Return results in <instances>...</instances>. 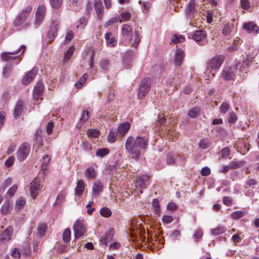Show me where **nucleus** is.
Instances as JSON below:
<instances>
[{"mask_svg": "<svg viewBox=\"0 0 259 259\" xmlns=\"http://www.w3.org/2000/svg\"><path fill=\"white\" fill-rule=\"evenodd\" d=\"M47 229V224L45 223H41L39 225L37 228V233L40 237H42L45 235V232Z\"/></svg>", "mask_w": 259, "mask_h": 259, "instance_id": "nucleus-34", "label": "nucleus"}, {"mask_svg": "<svg viewBox=\"0 0 259 259\" xmlns=\"http://www.w3.org/2000/svg\"><path fill=\"white\" fill-rule=\"evenodd\" d=\"M50 3L53 8L59 9L63 5V0H50Z\"/></svg>", "mask_w": 259, "mask_h": 259, "instance_id": "nucleus-35", "label": "nucleus"}, {"mask_svg": "<svg viewBox=\"0 0 259 259\" xmlns=\"http://www.w3.org/2000/svg\"><path fill=\"white\" fill-rule=\"evenodd\" d=\"M106 45L109 47H114L117 44V40L112 36V33L109 32L105 34Z\"/></svg>", "mask_w": 259, "mask_h": 259, "instance_id": "nucleus-28", "label": "nucleus"}, {"mask_svg": "<svg viewBox=\"0 0 259 259\" xmlns=\"http://www.w3.org/2000/svg\"><path fill=\"white\" fill-rule=\"evenodd\" d=\"M121 34L123 39L131 41L133 38V29L132 27L128 24H124L121 29Z\"/></svg>", "mask_w": 259, "mask_h": 259, "instance_id": "nucleus-15", "label": "nucleus"}, {"mask_svg": "<svg viewBox=\"0 0 259 259\" xmlns=\"http://www.w3.org/2000/svg\"><path fill=\"white\" fill-rule=\"evenodd\" d=\"M26 49V47L24 45H22L20 47L19 49L15 52H6L4 53L1 55V57L2 58V60L5 61H8L10 60L11 59H15L17 58L16 57H11V55H16L18 54L20 52H21V55H23L24 52H25Z\"/></svg>", "mask_w": 259, "mask_h": 259, "instance_id": "nucleus-13", "label": "nucleus"}, {"mask_svg": "<svg viewBox=\"0 0 259 259\" xmlns=\"http://www.w3.org/2000/svg\"><path fill=\"white\" fill-rule=\"evenodd\" d=\"M148 180L149 177L147 175L141 176L136 180V186L140 189L141 193H142V189L145 188Z\"/></svg>", "mask_w": 259, "mask_h": 259, "instance_id": "nucleus-19", "label": "nucleus"}, {"mask_svg": "<svg viewBox=\"0 0 259 259\" xmlns=\"http://www.w3.org/2000/svg\"><path fill=\"white\" fill-rule=\"evenodd\" d=\"M121 19L119 18V22H122L123 21H127L131 19V14L128 12L122 13L120 14Z\"/></svg>", "mask_w": 259, "mask_h": 259, "instance_id": "nucleus-48", "label": "nucleus"}, {"mask_svg": "<svg viewBox=\"0 0 259 259\" xmlns=\"http://www.w3.org/2000/svg\"><path fill=\"white\" fill-rule=\"evenodd\" d=\"M59 27V24L58 23H53L51 25L47 34L50 41L53 40L57 36Z\"/></svg>", "mask_w": 259, "mask_h": 259, "instance_id": "nucleus-17", "label": "nucleus"}, {"mask_svg": "<svg viewBox=\"0 0 259 259\" xmlns=\"http://www.w3.org/2000/svg\"><path fill=\"white\" fill-rule=\"evenodd\" d=\"M235 28L233 24L228 23L222 29V33L225 36H229L231 34V33L234 31Z\"/></svg>", "mask_w": 259, "mask_h": 259, "instance_id": "nucleus-29", "label": "nucleus"}, {"mask_svg": "<svg viewBox=\"0 0 259 259\" xmlns=\"http://www.w3.org/2000/svg\"><path fill=\"white\" fill-rule=\"evenodd\" d=\"M140 41V38L139 37V34H138V32H137L136 31L135 33L134 41L132 44V46L134 48H137L139 46V44Z\"/></svg>", "mask_w": 259, "mask_h": 259, "instance_id": "nucleus-63", "label": "nucleus"}, {"mask_svg": "<svg viewBox=\"0 0 259 259\" xmlns=\"http://www.w3.org/2000/svg\"><path fill=\"white\" fill-rule=\"evenodd\" d=\"M13 229L11 226H8L0 235V240L5 242L11 239L13 234Z\"/></svg>", "mask_w": 259, "mask_h": 259, "instance_id": "nucleus-20", "label": "nucleus"}, {"mask_svg": "<svg viewBox=\"0 0 259 259\" xmlns=\"http://www.w3.org/2000/svg\"><path fill=\"white\" fill-rule=\"evenodd\" d=\"M26 200L23 197H19L16 201V206L17 208L22 209L23 206L25 204Z\"/></svg>", "mask_w": 259, "mask_h": 259, "instance_id": "nucleus-42", "label": "nucleus"}, {"mask_svg": "<svg viewBox=\"0 0 259 259\" xmlns=\"http://www.w3.org/2000/svg\"><path fill=\"white\" fill-rule=\"evenodd\" d=\"M109 153V150L107 148H101L97 150L96 152V155L97 156L103 157L106 155H107Z\"/></svg>", "mask_w": 259, "mask_h": 259, "instance_id": "nucleus-41", "label": "nucleus"}, {"mask_svg": "<svg viewBox=\"0 0 259 259\" xmlns=\"http://www.w3.org/2000/svg\"><path fill=\"white\" fill-rule=\"evenodd\" d=\"M151 87V80L149 78H144L140 83L138 93V98L142 99L148 93Z\"/></svg>", "mask_w": 259, "mask_h": 259, "instance_id": "nucleus-8", "label": "nucleus"}, {"mask_svg": "<svg viewBox=\"0 0 259 259\" xmlns=\"http://www.w3.org/2000/svg\"><path fill=\"white\" fill-rule=\"evenodd\" d=\"M114 234V230L113 228H110L108 229L105 234L101 238V242L107 245V244L112 240Z\"/></svg>", "mask_w": 259, "mask_h": 259, "instance_id": "nucleus-23", "label": "nucleus"}, {"mask_svg": "<svg viewBox=\"0 0 259 259\" xmlns=\"http://www.w3.org/2000/svg\"><path fill=\"white\" fill-rule=\"evenodd\" d=\"M21 252L24 255H28L30 253V248L29 245L26 243Z\"/></svg>", "mask_w": 259, "mask_h": 259, "instance_id": "nucleus-62", "label": "nucleus"}, {"mask_svg": "<svg viewBox=\"0 0 259 259\" xmlns=\"http://www.w3.org/2000/svg\"><path fill=\"white\" fill-rule=\"evenodd\" d=\"M84 173L88 179L93 180L96 177V170L92 166H89L85 169Z\"/></svg>", "mask_w": 259, "mask_h": 259, "instance_id": "nucleus-30", "label": "nucleus"}, {"mask_svg": "<svg viewBox=\"0 0 259 259\" xmlns=\"http://www.w3.org/2000/svg\"><path fill=\"white\" fill-rule=\"evenodd\" d=\"M94 8L97 14V18L101 21L104 15L103 6L101 0H95Z\"/></svg>", "mask_w": 259, "mask_h": 259, "instance_id": "nucleus-16", "label": "nucleus"}, {"mask_svg": "<svg viewBox=\"0 0 259 259\" xmlns=\"http://www.w3.org/2000/svg\"><path fill=\"white\" fill-rule=\"evenodd\" d=\"M66 196V193L64 191L60 192L56 199L55 202L54 203V205H58L60 204L64 199Z\"/></svg>", "mask_w": 259, "mask_h": 259, "instance_id": "nucleus-37", "label": "nucleus"}, {"mask_svg": "<svg viewBox=\"0 0 259 259\" xmlns=\"http://www.w3.org/2000/svg\"><path fill=\"white\" fill-rule=\"evenodd\" d=\"M226 231V228L224 226H219L217 228L213 229L211 230V234L213 235H218Z\"/></svg>", "mask_w": 259, "mask_h": 259, "instance_id": "nucleus-43", "label": "nucleus"}, {"mask_svg": "<svg viewBox=\"0 0 259 259\" xmlns=\"http://www.w3.org/2000/svg\"><path fill=\"white\" fill-rule=\"evenodd\" d=\"M246 66L243 64L240 66V63L237 64L230 67L225 68L221 73V75L224 79L226 80H234L235 74L238 72H244L246 73L248 71V69L246 66L248 65L247 62H245Z\"/></svg>", "mask_w": 259, "mask_h": 259, "instance_id": "nucleus-2", "label": "nucleus"}, {"mask_svg": "<svg viewBox=\"0 0 259 259\" xmlns=\"http://www.w3.org/2000/svg\"><path fill=\"white\" fill-rule=\"evenodd\" d=\"M230 105L226 102H223L220 108L221 113L225 114L230 109Z\"/></svg>", "mask_w": 259, "mask_h": 259, "instance_id": "nucleus-50", "label": "nucleus"}, {"mask_svg": "<svg viewBox=\"0 0 259 259\" xmlns=\"http://www.w3.org/2000/svg\"><path fill=\"white\" fill-rule=\"evenodd\" d=\"M14 160L15 158L14 156H10L5 162L6 166L7 167H10L14 164Z\"/></svg>", "mask_w": 259, "mask_h": 259, "instance_id": "nucleus-64", "label": "nucleus"}, {"mask_svg": "<svg viewBox=\"0 0 259 259\" xmlns=\"http://www.w3.org/2000/svg\"><path fill=\"white\" fill-rule=\"evenodd\" d=\"M12 72V66L11 65H7L5 66L3 70V74L5 77H8L10 76Z\"/></svg>", "mask_w": 259, "mask_h": 259, "instance_id": "nucleus-52", "label": "nucleus"}, {"mask_svg": "<svg viewBox=\"0 0 259 259\" xmlns=\"http://www.w3.org/2000/svg\"><path fill=\"white\" fill-rule=\"evenodd\" d=\"M158 121L156 122V124L157 126H159L158 129H160L162 131L163 130L168 135H171L172 127H171V125L169 127L168 126V122L169 123L170 121H167L165 117L162 115L158 116Z\"/></svg>", "mask_w": 259, "mask_h": 259, "instance_id": "nucleus-9", "label": "nucleus"}, {"mask_svg": "<svg viewBox=\"0 0 259 259\" xmlns=\"http://www.w3.org/2000/svg\"><path fill=\"white\" fill-rule=\"evenodd\" d=\"M185 40V37L182 35L177 36L174 35L171 38V41L174 44H177L179 42H182Z\"/></svg>", "mask_w": 259, "mask_h": 259, "instance_id": "nucleus-49", "label": "nucleus"}, {"mask_svg": "<svg viewBox=\"0 0 259 259\" xmlns=\"http://www.w3.org/2000/svg\"><path fill=\"white\" fill-rule=\"evenodd\" d=\"M44 84L41 82H38L34 86L33 92V98L35 101H38L39 99L42 100L41 96L44 92Z\"/></svg>", "mask_w": 259, "mask_h": 259, "instance_id": "nucleus-14", "label": "nucleus"}, {"mask_svg": "<svg viewBox=\"0 0 259 259\" xmlns=\"http://www.w3.org/2000/svg\"><path fill=\"white\" fill-rule=\"evenodd\" d=\"M89 118V112L87 110H83L81 114L80 118V123H84L88 120Z\"/></svg>", "mask_w": 259, "mask_h": 259, "instance_id": "nucleus-45", "label": "nucleus"}, {"mask_svg": "<svg viewBox=\"0 0 259 259\" xmlns=\"http://www.w3.org/2000/svg\"><path fill=\"white\" fill-rule=\"evenodd\" d=\"M54 123L50 121L47 125V133L48 135H51L53 132Z\"/></svg>", "mask_w": 259, "mask_h": 259, "instance_id": "nucleus-61", "label": "nucleus"}, {"mask_svg": "<svg viewBox=\"0 0 259 259\" xmlns=\"http://www.w3.org/2000/svg\"><path fill=\"white\" fill-rule=\"evenodd\" d=\"M71 236V231L69 228H66L63 233V240L64 242L67 243L70 241Z\"/></svg>", "mask_w": 259, "mask_h": 259, "instance_id": "nucleus-40", "label": "nucleus"}, {"mask_svg": "<svg viewBox=\"0 0 259 259\" xmlns=\"http://www.w3.org/2000/svg\"><path fill=\"white\" fill-rule=\"evenodd\" d=\"M75 238L78 239L83 236L86 232V228L82 222L78 220L73 226Z\"/></svg>", "mask_w": 259, "mask_h": 259, "instance_id": "nucleus-10", "label": "nucleus"}, {"mask_svg": "<svg viewBox=\"0 0 259 259\" xmlns=\"http://www.w3.org/2000/svg\"><path fill=\"white\" fill-rule=\"evenodd\" d=\"M244 163L245 162L243 161H239L235 159L230 163V167L231 169H237L243 166Z\"/></svg>", "mask_w": 259, "mask_h": 259, "instance_id": "nucleus-32", "label": "nucleus"}, {"mask_svg": "<svg viewBox=\"0 0 259 259\" xmlns=\"http://www.w3.org/2000/svg\"><path fill=\"white\" fill-rule=\"evenodd\" d=\"M40 180L38 178H35L29 184L30 194L31 197L35 199L38 196L41 189Z\"/></svg>", "mask_w": 259, "mask_h": 259, "instance_id": "nucleus-7", "label": "nucleus"}, {"mask_svg": "<svg viewBox=\"0 0 259 259\" xmlns=\"http://www.w3.org/2000/svg\"><path fill=\"white\" fill-rule=\"evenodd\" d=\"M32 6H28L25 9H23L21 13L23 16H25V18L26 19L27 17H28L30 12L32 11Z\"/></svg>", "mask_w": 259, "mask_h": 259, "instance_id": "nucleus-55", "label": "nucleus"}, {"mask_svg": "<svg viewBox=\"0 0 259 259\" xmlns=\"http://www.w3.org/2000/svg\"><path fill=\"white\" fill-rule=\"evenodd\" d=\"M42 138L40 133L37 132L33 138V148L38 151L42 145Z\"/></svg>", "mask_w": 259, "mask_h": 259, "instance_id": "nucleus-26", "label": "nucleus"}, {"mask_svg": "<svg viewBox=\"0 0 259 259\" xmlns=\"http://www.w3.org/2000/svg\"><path fill=\"white\" fill-rule=\"evenodd\" d=\"M18 189V186L17 185H13L7 191V194L10 197H12L14 195L15 193Z\"/></svg>", "mask_w": 259, "mask_h": 259, "instance_id": "nucleus-56", "label": "nucleus"}, {"mask_svg": "<svg viewBox=\"0 0 259 259\" xmlns=\"http://www.w3.org/2000/svg\"><path fill=\"white\" fill-rule=\"evenodd\" d=\"M38 72V69L33 68L31 70L28 71L23 76L21 80V83L23 85L29 84L34 78Z\"/></svg>", "mask_w": 259, "mask_h": 259, "instance_id": "nucleus-12", "label": "nucleus"}, {"mask_svg": "<svg viewBox=\"0 0 259 259\" xmlns=\"http://www.w3.org/2000/svg\"><path fill=\"white\" fill-rule=\"evenodd\" d=\"M24 102L22 100H18L14 109L13 115L15 118L19 117L23 111Z\"/></svg>", "mask_w": 259, "mask_h": 259, "instance_id": "nucleus-21", "label": "nucleus"}, {"mask_svg": "<svg viewBox=\"0 0 259 259\" xmlns=\"http://www.w3.org/2000/svg\"><path fill=\"white\" fill-rule=\"evenodd\" d=\"M149 147V138L147 136H129L125 142V148L132 158L138 161L144 155Z\"/></svg>", "mask_w": 259, "mask_h": 259, "instance_id": "nucleus-1", "label": "nucleus"}, {"mask_svg": "<svg viewBox=\"0 0 259 259\" xmlns=\"http://www.w3.org/2000/svg\"><path fill=\"white\" fill-rule=\"evenodd\" d=\"M246 211H234L232 214V217L234 219H238L245 214Z\"/></svg>", "mask_w": 259, "mask_h": 259, "instance_id": "nucleus-58", "label": "nucleus"}, {"mask_svg": "<svg viewBox=\"0 0 259 259\" xmlns=\"http://www.w3.org/2000/svg\"><path fill=\"white\" fill-rule=\"evenodd\" d=\"M74 33L71 30H68L66 32L65 37V44H67L74 37Z\"/></svg>", "mask_w": 259, "mask_h": 259, "instance_id": "nucleus-51", "label": "nucleus"}, {"mask_svg": "<svg viewBox=\"0 0 259 259\" xmlns=\"http://www.w3.org/2000/svg\"><path fill=\"white\" fill-rule=\"evenodd\" d=\"M119 21V17H113L105 22L104 26L107 27L109 26L116 24Z\"/></svg>", "mask_w": 259, "mask_h": 259, "instance_id": "nucleus-44", "label": "nucleus"}, {"mask_svg": "<svg viewBox=\"0 0 259 259\" xmlns=\"http://www.w3.org/2000/svg\"><path fill=\"white\" fill-rule=\"evenodd\" d=\"M192 38L199 45L203 46L208 42L207 33L205 30H196L192 34Z\"/></svg>", "mask_w": 259, "mask_h": 259, "instance_id": "nucleus-6", "label": "nucleus"}, {"mask_svg": "<svg viewBox=\"0 0 259 259\" xmlns=\"http://www.w3.org/2000/svg\"><path fill=\"white\" fill-rule=\"evenodd\" d=\"M243 28L248 33H257L259 31L258 26L253 22H248L244 23Z\"/></svg>", "mask_w": 259, "mask_h": 259, "instance_id": "nucleus-25", "label": "nucleus"}, {"mask_svg": "<svg viewBox=\"0 0 259 259\" xmlns=\"http://www.w3.org/2000/svg\"><path fill=\"white\" fill-rule=\"evenodd\" d=\"M210 142L208 139H202L199 143V146L204 149L208 148L210 146Z\"/></svg>", "mask_w": 259, "mask_h": 259, "instance_id": "nucleus-46", "label": "nucleus"}, {"mask_svg": "<svg viewBox=\"0 0 259 259\" xmlns=\"http://www.w3.org/2000/svg\"><path fill=\"white\" fill-rule=\"evenodd\" d=\"M88 77V75L87 74H84L78 80V81L75 83V86L77 89H80L82 84H83L86 81L87 78Z\"/></svg>", "mask_w": 259, "mask_h": 259, "instance_id": "nucleus-38", "label": "nucleus"}, {"mask_svg": "<svg viewBox=\"0 0 259 259\" xmlns=\"http://www.w3.org/2000/svg\"><path fill=\"white\" fill-rule=\"evenodd\" d=\"M200 108L198 107H194L189 110L188 114L190 117L193 118L198 116L200 114Z\"/></svg>", "mask_w": 259, "mask_h": 259, "instance_id": "nucleus-33", "label": "nucleus"}, {"mask_svg": "<svg viewBox=\"0 0 259 259\" xmlns=\"http://www.w3.org/2000/svg\"><path fill=\"white\" fill-rule=\"evenodd\" d=\"M75 50L74 47L73 46H70L64 55L63 58V62H67L69 61L70 58L71 57Z\"/></svg>", "mask_w": 259, "mask_h": 259, "instance_id": "nucleus-31", "label": "nucleus"}, {"mask_svg": "<svg viewBox=\"0 0 259 259\" xmlns=\"http://www.w3.org/2000/svg\"><path fill=\"white\" fill-rule=\"evenodd\" d=\"M139 3L142 5L143 9L146 11H148L150 9L152 5V3L147 1L142 2V1H139Z\"/></svg>", "mask_w": 259, "mask_h": 259, "instance_id": "nucleus-54", "label": "nucleus"}, {"mask_svg": "<svg viewBox=\"0 0 259 259\" xmlns=\"http://www.w3.org/2000/svg\"><path fill=\"white\" fill-rule=\"evenodd\" d=\"M196 5L195 0H190L186 7L185 10V15L187 19L190 20L189 24L193 25L191 21L196 20V16L197 12L196 10Z\"/></svg>", "mask_w": 259, "mask_h": 259, "instance_id": "nucleus-4", "label": "nucleus"}, {"mask_svg": "<svg viewBox=\"0 0 259 259\" xmlns=\"http://www.w3.org/2000/svg\"><path fill=\"white\" fill-rule=\"evenodd\" d=\"M30 146L29 143L24 142L20 145L17 152L16 157L19 161H24L29 154Z\"/></svg>", "mask_w": 259, "mask_h": 259, "instance_id": "nucleus-3", "label": "nucleus"}, {"mask_svg": "<svg viewBox=\"0 0 259 259\" xmlns=\"http://www.w3.org/2000/svg\"><path fill=\"white\" fill-rule=\"evenodd\" d=\"M85 183L83 180H78L76 187L74 189L75 195L78 197H81L84 192L85 187Z\"/></svg>", "mask_w": 259, "mask_h": 259, "instance_id": "nucleus-18", "label": "nucleus"}, {"mask_svg": "<svg viewBox=\"0 0 259 259\" xmlns=\"http://www.w3.org/2000/svg\"><path fill=\"white\" fill-rule=\"evenodd\" d=\"M225 60V56L220 55L212 57L207 62V67L208 69H219Z\"/></svg>", "mask_w": 259, "mask_h": 259, "instance_id": "nucleus-5", "label": "nucleus"}, {"mask_svg": "<svg viewBox=\"0 0 259 259\" xmlns=\"http://www.w3.org/2000/svg\"><path fill=\"white\" fill-rule=\"evenodd\" d=\"M103 189V185L99 180H97L94 183L92 187V194L94 196H97Z\"/></svg>", "mask_w": 259, "mask_h": 259, "instance_id": "nucleus-27", "label": "nucleus"}, {"mask_svg": "<svg viewBox=\"0 0 259 259\" xmlns=\"http://www.w3.org/2000/svg\"><path fill=\"white\" fill-rule=\"evenodd\" d=\"M237 120V117L235 113L234 112H231L229 114L228 121L230 123H234Z\"/></svg>", "mask_w": 259, "mask_h": 259, "instance_id": "nucleus-57", "label": "nucleus"}, {"mask_svg": "<svg viewBox=\"0 0 259 259\" xmlns=\"http://www.w3.org/2000/svg\"><path fill=\"white\" fill-rule=\"evenodd\" d=\"M116 135L117 134V132H116V130L113 128L111 129L108 136V142L110 143L114 142L116 139Z\"/></svg>", "mask_w": 259, "mask_h": 259, "instance_id": "nucleus-36", "label": "nucleus"}, {"mask_svg": "<svg viewBox=\"0 0 259 259\" xmlns=\"http://www.w3.org/2000/svg\"><path fill=\"white\" fill-rule=\"evenodd\" d=\"M51 158L49 155H45L43 157V163L42 165V168L44 169L45 170L47 169L48 166L47 164H49L50 161H51Z\"/></svg>", "mask_w": 259, "mask_h": 259, "instance_id": "nucleus-53", "label": "nucleus"}, {"mask_svg": "<svg viewBox=\"0 0 259 259\" xmlns=\"http://www.w3.org/2000/svg\"><path fill=\"white\" fill-rule=\"evenodd\" d=\"M110 65V63L107 60H103L100 62V66L101 69L104 70L108 69Z\"/></svg>", "mask_w": 259, "mask_h": 259, "instance_id": "nucleus-60", "label": "nucleus"}, {"mask_svg": "<svg viewBox=\"0 0 259 259\" xmlns=\"http://www.w3.org/2000/svg\"><path fill=\"white\" fill-rule=\"evenodd\" d=\"M240 3L243 9L248 10L250 7V3L249 0H241Z\"/></svg>", "mask_w": 259, "mask_h": 259, "instance_id": "nucleus-59", "label": "nucleus"}, {"mask_svg": "<svg viewBox=\"0 0 259 259\" xmlns=\"http://www.w3.org/2000/svg\"><path fill=\"white\" fill-rule=\"evenodd\" d=\"M130 127L131 124L128 122L121 123L118 127L117 134H118L120 137H123L130 130Z\"/></svg>", "mask_w": 259, "mask_h": 259, "instance_id": "nucleus-22", "label": "nucleus"}, {"mask_svg": "<svg viewBox=\"0 0 259 259\" xmlns=\"http://www.w3.org/2000/svg\"><path fill=\"white\" fill-rule=\"evenodd\" d=\"M185 57V53L182 49H177L175 55L174 62L177 66H181Z\"/></svg>", "mask_w": 259, "mask_h": 259, "instance_id": "nucleus-24", "label": "nucleus"}, {"mask_svg": "<svg viewBox=\"0 0 259 259\" xmlns=\"http://www.w3.org/2000/svg\"><path fill=\"white\" fill-rule=\"evenodd\" d=\"M87 135L90 137L98 138L100 135V132L96 129H90L87 132Z\"/></svg>", "mask_w": 259, "mask_h": 259, "instance_id": "nucleus-47", "label": "nucleus"}, {"mask_svg": "<svg viewBox=\"0 0 259 259\" xmlns=\"http://www.w3.org/2000/svg\"><path fill=\"white\" fill-rule=\"evenodd\" d=\"M26 19L25 18V16H23V15L20 14L19 16H18L16 19L15 20L14 22V25L15 26H18L22 24V23L25 21Z\"/></svg>", "mask_w": 259, "mask_h": 259, "instance_id": "nucleus-39", "label": "nucleus"}, {"mask_svg": "<svg viewBox=\"0 0 259 259\" xmlns=\"http://www.w3.org/2000/svg\"><path fill=\"white\" fill-rule=\"evenodd\" d=\"M47 9L44 5H40L38 7L35 15L34 24L37 27L43 21L46 15Z\"/></svg>", "mask_w": 259, "mask_h": 259, "instance_id": "nucleus-11", "label": "nucleus"}]
</instances>
